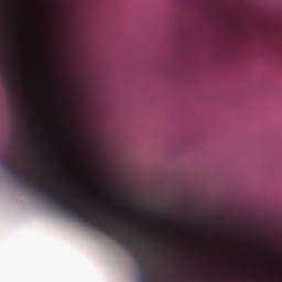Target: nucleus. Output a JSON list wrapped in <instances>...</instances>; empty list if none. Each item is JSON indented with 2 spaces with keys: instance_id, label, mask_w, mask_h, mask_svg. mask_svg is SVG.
<instances>
[{
  "instance_id": "obj_1",
  "label": "nucleus",
  "mask_w": 282,
  "mask_h": 282,
  "mask_svg": "<svg viewBox=\"0 0 282 282\" xmlns=\"http://www.w3.org/2000/svg\"><path fill=\"white\" fill-rule=\"evenodd\" d=\"M90 228L98 230L119 246H122L131 254L132 259H134L141 274V282H149V278L147 276V269L144 267V262H142V258L137 253L135 248H133V242L129 239V231L127 229H122L118 227V224H90Z\"/></svg>"
}]
</instances>
